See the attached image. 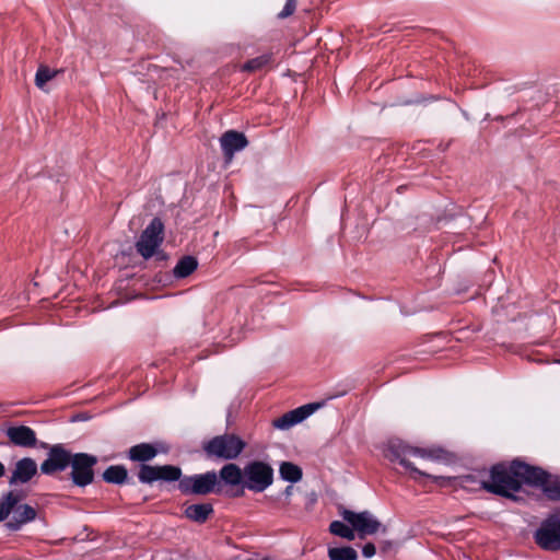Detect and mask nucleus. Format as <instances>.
Wrapping results in <instances>:
<instances>
[{
	"label": "nucleus",
	"mask_w": 560,
	"mask_h": 560,
	"mask_svg": "<svg viewBox=\"0 0 560 560\" xmlns=\"http://www.w3.org/2000/svg\"><path fill=\"white\" fill-rule=\"evenodd\" d=\"M319 404H308L302 407H299L294 410H291L284 413L282 417L276 419L273 421V425L280 430H287L294 424L302 422L308 416H311L315 410L319 408Z\"/></svg>",
	"instance_id": "nucleus-12"
},
{
	"label": "nucleus",
	"mask_w": 560,
	"mask_h": 560,
	"mask_svg": "<svg viewBox=\"0 0 560 560\" xmlns=\"http://www.w3.org/2000/svg\"><path fill=\"white\" fill-rule=\"evenodd\" d=\"M218 476L214 471L185 477L179 480V489L186 494L205 495L215 490Z\"/></svg>",
	"instance_id": "nucleus-9"
},
{
	"label": "nucleus",
	"mask_w": 560,
	"mask_h": 560,
	"mask_svg": "<svg viewBox=\"0 0 560 560\" xmlns=\"http://www.w3.org/2000/svg\"><path fill=\"white\" fill-rule=\"evenodd\" d=\"M221 480L229 486H244V469L236 464H226L220 470Z\"/></svg>",
	"instance_id": "nucleus-16"
},
{
	"label": "nucleus",
	"mask_w": 560,
	"mask_h": 560,
	"mask_svg": "<svg viewBox=\"0 0 560 560\" xmlns=\"http://www.w3.org/2000/svg\"><path fill=\"white\" fill-rule=\"evenodd\" d=\"M296 8V1L295 0H288L283 10L278 14L280 19H285L290 16Z\"/></svg>",
	"instance_id": "nucleus-29"
},
{
	"label": "nucleus",
	"mask_w": 560,
	"mask_h": 560,
	"mask_svg": "<svg viewBox=\"0 0 560 560\" xmlns=\"http://www.w3.org/2000/svg\"><path fill=\"white\" fill-rule=\"evenodd\" d=\"M97 463L96 457L85 453L73 455L71 460V476L77 486L84 487L93 481V466Z\"/></svg>",
	"instance_id": "nucleus-10"
},
{
	"label": "nucleus",
	"mask_w": 560,
	"mask_h": 560,
	"mask_svg": "<svg viewBox=\"0 0 560 560\" xmlns=\"http://www.w3.org/2000/svg\"><path fill=\"white\" fill-rule=\"evenodd\" d=\"M159 472L161 475V480L173 481L178 480L180 477V469L175 466H159Z\"/></svg>",
	"instance_id": "nucleus-28"
},
{
	"label": "nucleus",
	"mask_w": 560,
	"mask_h": 560,
	"mask_svg": "<svg viewBox=\"0 0 560 560\" xmlns=\"http://www.w3.org/2000/svg\"><path fill=\"white\" fill-rule=\"evenodd\" d=\"M212 512V505L209 503L191 504L185 509L186 517L197 523L206 522Z\"/></svg>",
	"instance_id": "nucleus-17"
},
{
	"label": "nucleus",
	"mask_w": 560,
	"mask_h": 560,
	"mask_svg": "<svg viewBox=\"0 0 560 560\" xmlns=\"http://www.w3.org/2000/svg\"><path fill=\"white\" fill-rule=\"evenodd\" d=\"M61 70L50 69L45 65H40L35 75V84L38 89L45 90V85L48 81L52 80Z\"/></svg>",
	"instance_id": "nucleus-21"
},
{
	"label": "nucleus",
	"mask_w": 560,
	"mask_h": 560,
	"mask_svg": "<svg viewBox=\"0 0 560 560\" xmlns=\"http://www.w3.org/2000/svg\"><path fill=\"white\" fill-rule=\"evenodd\" d=\"M279 472L282 479L291 482H298L302 478V469L290 462L282 463Z\"/></svg>",
	"instance_id": "nucleus-20"
},
{
	"label": "nucleus",
	"mask_w": 560,
	"mask_h": 560,
	"mask_svg": "<svg viewBox=\"0 0 560 560\" xmlns=\"http://www.w3.org/2000/svg\"><path fill=\"white\" fill-rule=\"evenodd\" d=\"M341 516L353 527L354 532L359 533L361 538L366 535H373L378 530L386 532V527L369 511L355 513L350 510H343Z\"/></svg>",
	"instance_id": "nucleus-6"
},
{
	"label": "nucleus",
	"mask_w": 560,
	"mask_h": 560,
	"mask_svg": "<svg viewBox=\"0 0 560 560\" xmlns=\"http://www.w3.org/2000/svg\"><path fill=\"white\" fill-rule=\"evenodd\" d=\"M271 60V55H261L259 57H256L254 59H250L244 66L242 67V70L247 72H256L258 70L264 69L269 65Z\"/></svg>",
	"instance_id": "nucleus-25"
},
{
	"label": "nucleus",
	"mask_w": 560,
	"mask_h": 560,
	"mask_svg": "<svg viewBox=\"0 0 560 560\" xmlns=\"http://www.w3.org/2000/svg\"><path fill=\"white\" fill-rule=\"evenodd\" d=\"M37 472V465L34 459L25 457L15 464V468L9 480L11 485L25 483L30 481Z\"/></svg>",
	"instance_id": "nucleus-13"
},
{
	"label": "nucleus",
	"mask_w": 560,
	"mask_h": 560,
	"mask_svg": "<svg viewBox=\"0 0 560 560\" xmlns=\"http://www.w3.org/2000/svg\"><path fill=\"white\" fill-rule=\"evenodd\" d=\"M139 479L144 483H152L153 481L161 480L159 466L142 465L139 471Z\"/></svg>",
	"instance_id": "nucleus-26"
},
{
	"label": "nucleus",
	"mask_w": 560,
	"mask_h": 560,
	"mask_svg": "<svg viewBox=\"0 0 560 560\" xmlns=\"http://www.w3.org/2000/svg\"><path fill=\"white\" fill-rule=\"evenodd\" d=\"M536 542L546 550H560V511L547 517L535 534Z\"/></svg>",
	"instance_id": "nucleus-7"
},
{
	"label": "nucleus",
	"mask_w": 560,
	"mask_h": 560,
	"mask_svg": "<svg viewBox=\"0 0 560 560\" xmlns=\"http://www.w3.org/2000/svg\"><path fill=\"white\" fill-rule=\"evenodd\" d=\"M72 457L73 456L61 445H54L49 450L47 459L40 465V470L46 475L63 470L71 464Z\"/></svg>",
	"instance_id": "nucleus-11"
},
{
	"label": "nucleus",
	"mask_w": 560,
	"mask_h": 560,
	"mask_svg": "<svg viewBox=\"0 0 560 560\" xmlns=\"http://www.w3.org/2000/svg\"><path fill=\"white\" fill-rule=\"evenodd\" d=\"M390 547H392V542H390V541H387V540H386V541H383V542H382V546H381V548H382V550H383V551H387V550H389V549H390Z\"/></svg>",
	"instance_id": "nucleus-31"
},
{
	"label": "nucleus",
	"mask_w": 560,
	"mask_h": 560,
	"mask_svg": "<svg viewBox=\"0 0 560 560\" xmlns=\"http://www.w3.org/2000/svg\"><path fill=\"white\" fill-rule=\"evenodd\" d=\"M103 477L107 482L121 483L127 477V470L122 466H110L104 471Z\"/></svg>",
	"instance_id": "nucleus-24"
},
{
	"label": "nucleus",
	"mask_w": 560,
	"mask_h": 560,
	"mask_svg": "<svg viewBox=\"0 0 560 560\" xmlns=\"http://www.w3.org/2000/svg\"><path fill=\"white\" fill-rule=\"evenodd\" d=\"M7 435L12 443L23 447H32L36 444V434L30 427H11L7 430Z\"/></svg>",
	"instance_id": "nucleus-15"
},
{
	"label": "nucleus",
	"mask_w": 560,
	"mask_h": 560,
	"mask_svg": "<svg viewBox=\"0 0 560 560\" xmlns=\"http://www.w3.org/2000/svg\"><path fill=\"white\" fill-rule=\"evenodd\" d=\"M545 480L546 472L540 468L514 460L509 465L493 466L490 480L482 481V487L489 492L509 497L511 492L517 491L523 482L538 485Z\"/></svg>",
	"instance_id": "nucleus-1"
},
{
	"label": "nucleus",
	"mask_w": 560,
	"mask_h": 560,
	"mask_svg": "<svg viewBox=\"0 0 560 560\" xmlns=\"http://www.w3.org/2000/svg\"><path fill=\"white\" fill-rule=\"evenodd\" d=\"M537 486H542L548 498L552 500H560V480L548 481V475L546 474V480L544 483H538Z\"/></svg>",
	"instance_id": "nucleus-27"
},
{
	"label": "nucleus",
	"mask_w": 560,
	"mask_h": 560,
	"mask_svg": "<svg viewBox=\"0 0 560 560\" xmlns=\"http://www.w3.org/2000/svg\"><path fill=\"white\" fill-rule=\"evenodd\" d=\"M21 497L18 493L9 492L0 502V522L7 520L12 513V517L5 526L11 530H18L25 523L36 517V511L28 504H19Z\"/></svg>",
	"instance_id": "nucleus-3"
},
{
	"label": "nucleus",
	"mask_w": 560,
	"mask_h": 560,
	"mask_svg": "<svg viewBox=\"0 0 560 560\" xmlns=\"http://www.w3.org/2000/svg\"><path fill=\"white\" fill-rule=\"evenodd\" d=\"M376 549L375 546L372 542H368L362 548V553L365 558H371L375 555Z\"/></svg>",
	"instance_id": "nucleus-30"
},
{
	"label": "nucleus",
	"mask_w": 560,
	"mask_h": 560,
	"mask_svg": "<svg viewBox=\"0 0 560 560\" xmlns=\"http://www.w3.org/2000/svg\"><path fill=\"white\" fill-rule=\"evenodd\" d=\"M220 142L223 153L229 161L232 160L236 151H241L247 145L245 136L234 130L226 131L221 137Z\"/></svg>",
	"instance_id": "nucleus-14"
},
{
	"label": "nucleus",
	"mask_w": 560,
	"mask_h": 560,
	"mask_svg": "<svg viewBox=\"0 0 560 560\" xmlns=\"http://www.w3.org/2000/svg\"><path fill=\"white\" fill-rule=\"evenodd\" d=\"M156 455V450L148 443H141L129 450V457L136 462H147Z\"/></svg>",
	"instance_id": "nucleus-18"
},
{
	"label": "nucleus",
	"mask_w": 560,
	"mask_h": 560,
	"mask_svg": "<svg viewBox=\"0 0 560 560\" xmlns=\"http://www.w3.org/2000/svg\"><path fill=\"white\" fill-rule=\"evenodd\" d=\"M197 260L191 256L182 258L174 268V275L177 278L189 276L197 268Z\"/></svg>",
	"instance_id": "nucleus-19"
},
{
	"label": "nucleus",
	"mask_w": 560,
	"mask_h": 560,
	"mask_svg": "<svg viewBox=\"0 0 560 560\" xmlns=\"http://www.w3.org/2000/svg\"><path fill=\"white\" fill-rule=\"evenodd\" d=\"M163 223L160 219L155 218L142 232L139 241L137 242L138 253L145 259L155 254L156 248L163 241Z\"/></svg>",
	"instance_id": "nucleus-8"
},
{
	"label": "nucleus",
	"mask_w": 560,
	"mask_h": 560,
	"mask_svg": "<svg viewBox=\"0 0 560 560\" xmlns=\"http://www.w3.org/2000/svg\"><path fill=\"white\" fill-rule=\"evenodd\" d=\"M4 474V466L3 464L0 462V477L3 476Z\"/></svg>",
	"instance_id": "nucleus-33"
},
{
	"label": "nucleus",
	"mask_w": 560,
	"mask_h": 560,
	"mask_svg": "<svg viewBox=\"0 0 560 560\" xmlns=\"http://www.w3.org/2000/svg\"><path fill=\"white\" fill-rule=\"evenodd\" d=\"M329 530L331 534L348 540H353L355 537L353 527L351 528L340 521L331 522L329 525Z\"/></svg>",
	"instance_id": "nucleus-23"
},
{
	"label": "nucleus",
	"mask_w": 560,
	"mask_h": 560,
	"mask_svg": "<svg viewBox=\"0 0 560 560\" xmlns=\"http://www.w3.org/2000/svg\"><path fill=\"white\" fill-rule=\"evenodd\" d=\"M273 481V469L264 462H252L244 467V487L255 492H262Z\"/></svg>",
	"instance_id": "nucleus-5"
},
{
	"label": "nucleus",
	"mask_w": 560,
	"mask_h": 560,
	"mask_svg": "<svg viewBox=\"0 0 560 560\" xmlns=\"http://www.w3.org/2000/svg\"><path fill=\"white\" fill-rule=\"evenodd\" d=\"M246 443L235 434H222L214 436L203 448L209 457L225 460L235 459L245 448Z\"/></svg>",
	"instance_id": "nucleus-4"
},
{
	"label": "nucleus",
	"mask_w": 560,
	"mask_h": 560,
	"mask_svg": "<svg viewBox=\"0 0 560 560\" xmlns=\"http://www.w3.org/2000/svg\"><path fill=\"white\" fill-rule=\"evenodd\" d=\"M292 490H293V487L292 486H289L285 488V491H284V494L287 497L291 495L292 494Z\"/></svg>",
	"instance_id": "nucleus-32"
},
{
	"label": "nucleus",
	"mask_w": 560,
	"mask_h": 560,
	"mask_svg": "<svg viewBox=\"0 0 560 560\" xmlns=\"http://www.w3.org/2000/svg\"><path fill=\"white\" fill-rule=\"evenodd\" d=\"M328 557L330 560H357L358 553L352 547L329 548Z\"/></svg>",
	"instance_id": "nucleus-22"
},
{
	"label": "nucleus",
	"mask_w": 560,
	"mask_h": 560,
	"mask_svg": "<svg viewBox=\"0 0 560 560\" xmlns=\"http://www.w3.org/2000/svg\"><path fill=\"white\" fill-rule=\"evenodd\" d=\"M384 455L389 460L398 462L406 469L410 470L413 479H417L418 476H423L434 481L440 479V477L427 474L418 469L408 460V456H416L423 459L438 460L441 458L440 451L438 450L413 447L404 443L400 440H390L385 446Z\"/></svg>",
	"instance_id": "nucleus-2"
}]
</instances>
